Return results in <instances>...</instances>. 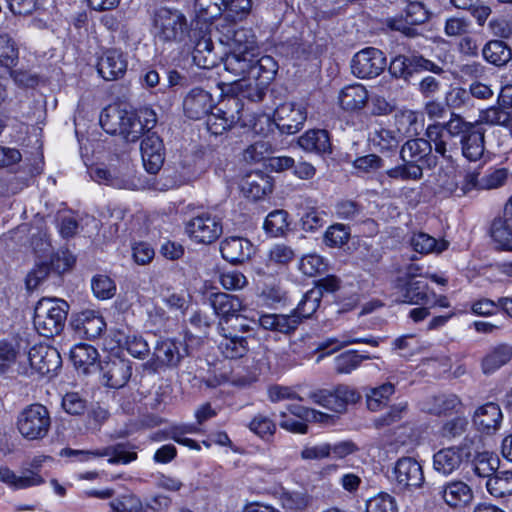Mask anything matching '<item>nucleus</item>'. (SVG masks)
<instances>
[{
	"label": "nucleus",
	"mask_w": 512,
	"mask_h": 512,
	"mask_svg": "<svg viewBox=\"0 0 512 512\" xmlns=\"http://www.w3.org/2000/svg\"><path fill=\"white\" fill-rule=\"evenodd\" d=\"M228 91L252 101L262 99L264 89L274 78L278 64L273 57L259 53L228 52L223 59Z\"/></svg>",
	"instance_id": "f257e3e1"
},
{
	"label": "nucleus",
	"mask_w": 512,
	"mask_h": 512,
	"mask_svg": "<svg viewBox=\"0 0 512 512\" xmlns=\"http://www.w3.org/2000/svg\"><path fill=\"white\" fill-rule=\"evenodd\" d=\"M100 125L109 134H119L128 142L137 141L145 132L153 129L157 116L151 108L125 110L109 106L100 114Z\"/></svg>",
	"instance_id": "f03ea898"
},
{
	"label": "nucleus",
	"mask_w": 512,
	"mask_h": 512,
	"mask_svg": "<svg viewBox=\"0 0 512 512\" xmlns=\"http://www.w3.org/2000/svg\"><path fill=\"white\" fill-rule=\"evenodd\" d=\"M307 119V104L304 102H285L280 104L275 112L273 124L281 133L292 135L297 133ZM272 122L270 117L261 114L251 124L252 130L258 134H265L270 130Z\"/></svg>",
	"instance_id": "7ed1b4c3"
},
{
	"label": "nucleus",
	"mask_w": 512,
	"mask_h": 512,
	"mask_svg": "<svg viewBox=\"0 0 512 512\" xmlns=\"http://www.w3.org/2000/svg\"><path fill=\"white\" fill-rule=\"evenodd\" d=\"M151 31L164 43H180L189 32L186 16L178 9L159 7L152 14Z\"/></svg>",
	"instance_id": "20e7f679"
},
{
	"label": "nucleus",
	"mask_w": 512,
	"mask_h": 512,
	"mask_svg": "<svg viewBox=\"0 0 512 512\" xmlns=\"http://www.w3.org/2000/svg\"><path fill=\"white\" fill-rule=\"evenodd\" d=\"M68 308L67 302L59 298L40 299L34 309L33 324L36 331L47 338L59 334L64 327Z\"/></svg>",
	"instance_id": "39448f33"
},
{
	"label": "nucleus",
	"mask_w": 512,
	"mask_h": 512,
	"mask_svg": "<svg viewBox=\"0 0 512 512\" xmlns=\"http://www.w3.org/2000/svg\"><path fill=\"white\" fill-rule=\"evenodd\" d=\"M16 426L18 432L26 440H41L49 433L50 413L42 404H31L19 413Z\"/></svg>",
	"instance_id": "423d86ee"
},
{
	"label": "nucleus",
	"mask_w": 512,
	"mask_h": 512,
	"mask_svg": "<svg viewBox=\"0 0 512 512\" xmlns=\"http://www.w3.org/2000/svg\"><path fill=\"white\" fill-rule=\"evenodd\" d=\"M216 30L219 41L228 46L229 52L235 53H259L255 33L250 28L237 27L231 22H217Z\"/></svg>",
	"instance_id": "0eeeda50"
},
{
	"label": "nucleus",
	"mask_w": 512,
	"mask_h": 512,
	"mask_svg": "<svg viewBox=\"0 0 512 512\" xmlns=\"http://www.w3.org/2000/svg\"><path fill=\"white\" fill-rule=\"evenodd\" d=\"M393 290L394 301L397 303L429 304L435 298V293L429 289L427 283L412 275L397 278Z\"/></svg>",
	"instance_id": "6e6552de"
},
{
	"label": "nucleus",
	"mask_w": 512,
	"mask_h": 512,
	"mask_svg": "<svg viewBox=\"0 0 512 512\" xmlns=\"http://www.w3.org/2000/svg\"><path fill=\"white\" fill-rule=\"evenodd\" d=\"M60 455L63 457H76L80 462H89L99 457H108L107 461L109 464H128L137 459V453L127 450L124 444H116L94 450L65 448L61 450Z\"/></svg>",
	"instance_id": "1a4fd4ad"
},
{
	"label": "nucleus",
	"mask_w": 512,
	"mask_h": 512,
	"mask_svg": "<svg viewBox=\"0 0 512 512\" xmlns=\"http://www.w3.org/2000/svg\"><path fill=\"white\" fill-rule=\"evenodd\" d=\"M91 177L99 183L118 189L139 190L144 187L143 182L137 177L135 170L129 164L117 169L96 167L91 170Z\"/></svg>",
	"instance_id": "9d476101"
},
{
	"label": "nucleus",
	"mask_w": 512,
	"mask_h": 512,
	"mask_svg": "<svg viewBox=\"0 0 512 512\" xmlns=\"http://www.w3.org/2000/svg\"><path fill=\"white\" fill-rule=\"evenodd\" d=\"M387 65L384 53L374 47L358 51L351 60L352 74L359 79H372L379 76Z\"/></svg>",
	"instance_id": "9b49d317"
},
{
	"label": "nucleus",
	"mask_w": 512,
	"mask_h": 512,
	"mask_svg": "<svg viewBox=\"0 0 512 512\" xmlns=\"http://www.w3.org/2000/svg\"><path fill=\"white\" fill-rule=\"evenodd\" d=\"M189 238L198 244H211L215 242L223 232L220 218L209 213L191 218L185 226Z\"/></svg>",
	"instance_id": "f8f14e48"
},
{
	"label": "nucleus",
	"mask_w": 512,
	"mask_h": 512,
	"mask_svg": "<svg viewBox=\"0 0 512 512\" xmlns=\"http://www.w3.org/2000/svg\"><path fill=\"white\" fill-rule=\"evenodd\" d=\"M209 303L219 318V331H226L233 319L243 312L245 307L243 301L236 295L223 292L212 293L209 297Z\"/></svg>",
	"instance_id": "ddd939ff"
},
{
	"label": "nucleus",
	"mask_w": 512,
	"mask_h": 512,
	"mask_svg": "<svg viewBox=\"0 0 512 512\" xmlns=\"http://www.w3.org/2000/svg\"><path fill=\"white\" fill-rule=\"evenodd\" d=\"M309 398L328 410L341 413L345 411L348 404L357 402L359 395L348 386H339L332 391L323 389L311 392Z\"/></svg>",
	"instance_id": "4468645a"
},
{
	"label": "nucleus",
	"mask_w": 512,
	"mask_h": 512,
	"mask_svg": "<svg viewBox=\"0 0 512 512\" xmlns=\"http://www.w3.org/2000/svg\"><path fill=\"white\" fill-rule=\"evenodd\" d=\"M186 354L187 348L183 342L171 338L161 339L154 348L153 358L147 364L154 371L163 367H174Z\"/></svg>",
	"instance_id": "2eb2a0df"
},
{
	"label": "nucleus",
	"mask_w": 512,
	"mask_h": 512,
	"mask_svg": "<svg viewBox=\"0 0 512 512\" xmlns=\"http://www.w3.org/2000/svg\"><path fill=\"white\" fill-rule=\"evenodd\" d=\"M26 360L31 371L40 375H49L61 367V357L57 349L46 344L34 345L28 352Z\"/></svg>",
	"instance_id": "dca6fc26"
},
{
	"label": "nucleus",
	"mask_w": 512,
	"mask_h": 512,
	"mask_svg": "<svg viewBox=\"0 0 512 512\" xmlns=\"http://www.w3.org/2000/svg\"><path fill=\"white\" fill-rule=\"evenodd\" d=\"M419 70L431 71L436 74L442 72L441 67L422 56L398 55L392 59L389 66V72L396 78L407 79L414 71Z\"/></svg>",
	"instance_id": "f3484780"
},
{
	"label": "nucleus",
	"mask_w": 512,
	"mask_h": 512,
	"mask_svg": "<svg viewBox=\"0 0 512 512\" xmlns=\"http://www.w3.org/2000/svg\"><path fill=\"white\" fill-rule=\"evenodd\" d=\"M503 413L498 404L489 402L479 406L472 415V423L477 431L485 435H494L500 430Z\"/></svg>",
	"instance_id": "a211bd4d"
},
{
	"label": "nucleus",
	"mask_w": 512,
	"mask_h": 512,
	"mask_svg": "<svg viewBox=\"0 0 512 512\" xmlns=\"http://www.w3.org/2000/svg\"><path fill=\"white\" fill-rule=\"evenodd\" d=\"M393 477L403 488L419 487L424 481L421 465L411 457H402L395 463Z\"/></svg>",
	"instance_id": "6ab92c4d"
},
{
	"label": "nucleus",
	"mask_w": 512,
	"mask_h": 512,
	"mask_svg": "<svg viewBox=\"0 0 512 512\" xmlns=\"http://www.w3.org/2000/svg\"><path fill=\"white\" fill-rule=\"evenodd\" d=\"M128 66L126 55L118 49H108L103 52L98 60L97 70L105 80L121 78Z\"/></svg>",
	"instance_id": "aec40b11"
},
{
	"label": "nucleus",
	"mask_w": 512,
	"mask_h": 512,
	"mask_svg": "<svg viewBox=\"0 0 512 512\" xmlns=\"http://www.w3.org/2000/svg\"><path fill=\"white\" fill-rule=\"evenodd\" d=\"M140 150L146 171L157 173L164 163V147L160 137L155 133L147 134L141 142Z\"/></svg>",
	"instance_id": "412c9836"
},
{
	"label": "nucleus",
	"mask_w": 512,
	"mask_h": 512,
	"mask_svg": "<svg viewBox=\"0 0 512 512\" xmlns=\"http://www.w3.org/2000/svg\"><path fill=\"white\" fill-rule=\"evenodd\" d=\"M71 325L80 336L88 339L99 337L106 329L103 316L95 310H84L76 314Z\"/></svg>",
	"instance_id": "4be33fe9"
},
{
	"label": "nucleus",
	"mask_w": 512,
	"mask_h": 512,
	"mask_svg": "<svg viewBox=\"0 0 512 512\" xmlns=\"http://www.w3.org/2000/svg\"><path fill=\"white\" fill-rule=\"evenodd\" d=\"M213 107L214 101L211 94L201 88L191 89L183 100L184 112L193 120L207 116Z\"/></svg>",
	"instance_id": "5701e85b"
},
{
	"label": "nucleus",
	"mask_w": 512,
	"mask_h": 512,
	"mask_svg": "<svg viewBox=\"0 0 512 512\" xmlns=\"http://www.w3.org/2000/svg\"><path fill=\"white\" fill-rule=\"evenodd\" d=\"M220 252L225 260L231 263H242L251 257L254 247L246 238L230 236L222 240Z\"/></svg>",
	"instance_id": "b1692460"
},
{
	"label": "nucleus",
	"mask_w": 512,
	"mask_h": 512,
	"mask_svg": "<svg viewBox=\"0 0 512 512\" xmlns=\"http://www.w3.org/2000/svg\"><path fill=\"white\" fill-rule=\"evenodd\" d=\"M369 100L366 87L354 83L343 87L338 94V103L346 112H358L365 108Z\"/></svg>",
	"instance_id": "393cba45"
},
{
	"label": "nucleus",
	"mask_w": 512,
	"mask_h": 512,
	"mask_svg": "<svg viewBox=\"0 0 512 512\" xmlns=\"http://www.w3.org/2000/svg\"><path fill=\"white\" fill-rule=\"evenodd\" d=\"M271 178L262 173L255 172L246 175L240 184L241 192L246 198L260 200L272 192Z\"/></svg>",
	"instance_id": "a878e982"
},
{
	"label": "nucleus",
	"mask_w": 512,
	"mask_h": 512,
	"mask_svg": "<svg viewBox=\"0 0 512 512\" xmlns=\"http://www.w3.org/2000/svg\"><path fill=\"white\" fill-rule=\"evenodd\" d=\"M298 145L308 153L318 155L331 152L329 134L324 129H310L298 138Z\"/></svg>",
	"instance_id": "bb28decb"
},
{
	"label": "nucleus",
	"mask_w": 512,
	"mask_h": 512,
	"mask_svg": "<svg viewBox=\"0 0 512 512\" xmlns=\"http://www.w3.org/2000/svg\"><path fill=\"white\" fill-rule=\"evenodd\" d=\"M442 498L450 507H463L473 500L472 488L463 481L455 480L442 487Z\"/></svg>",
	"instance_id": "cd10ccee"
},
{
	"label": "nucleus",
	"mask_w": 512,
	"mask_h": 512,
	"mask_svg": "<svg viewBox=\"0 0 512 512\" xmlns=\"http://www.w3.org/2000/svg\"><path fill=\"white\" fill-rule=\"evenodd\" d=\"M259 326L264 330H270L283 334L294 331L299 325L298 317L295 314H272L265 313L258 317Z\"/></svg>",
	"instance_id": "c85d7f7f"
},
{
	"label": "nucleus",
	"mask_w": 512,
	"mask_h": 512,
	"mask_svg": "<svg viewBox=\"0 0 512 512\" xmlns=\"http://www.w3.org/2000/svg\"><path fill=\"white\" fill-rule=\"evenodd\" d=\"M430 17L429 11L423 3L419 1L410 2L405 8V21L397 19H389L388 26L397 31L406 32L407 25H418L425 23Z\"/></svg>",
	"instance_id": "c756f323"
},
{
	"label": "nucleus",
	"mask_w": 512,
	"mask_h": 512,
	"mask_svg": "<svg viewBox=\"0 0 512 512\" xmlns=\"http://www.w3.org/2000/svg\"><path fill=\"white\" fill-rule=\"evenodd\" d=\"M0 482L15 490L38 486L43 483L42 477L32 470H25L20 475L8 467H0Z\"/></svg>",
	"instance_id": "7c9ffc66"
},
{
	"label": "nucleus",
	"mask_w": 512,
	"mask_h": 512,
	"mask_svg": "<svg viewBox=\"0 0 512 512\" xmlns=\"http://www.w3.org/2000/svg\"><path fill=\"white\" fill-rule=\"evenodd\" d=\"M105 385L111 388L123 387L131 376V367L123 359H115L102 367Z\"/></svg>",
	"instance_id": "2f4dec72"
},
{
	"label": "nucleus",
	"mask_w": 512,
	"mask_h": 512,
	"mask_svg": "<svg viewBox=\"0 0 512 512\" xmlns=\"http://www.w3.org/2000/svg\"><path fill=\"white\" fill-rule=\"evenodd\" d=\"M462 460L463 456L460 448H445L434 454L433 467L438 473L450 475L459 468Z\"/></svg>",
	"instance_id": "473e14b6"
},
{
	"label": "nucleus",
	"mask_w": 512,
	"mask_h": 512,
	"mask_svg": "<svg viewBox=\"0 0 512 512\" xmlns=\"http://www.w3.org/2000/svg\"><path fill=\"white\" fill-rule=\"evenodd\" d=\"M462 407L460 398L455 394H442L428 398L422 409L430 414L442 415L449 412H459Z\"/></svg>",
	"instance_id": "72a5a7b5"
},
{
	"label": "nucleus",
	"mask_w": 512,
	"mask_h": 512,
	"mask_svg": "<svg viewBox=\"0 0 512 512\" xmlns=\"http://www.w3.org/2000/svg\"><path fill=\"white\" fill-rule=\"evenodd\" d=\"M369 142L374 149L381 152L393 151L400 143V135L397 131L378 125L370 132Z\"/></svg>",
	"instance_id": "f704fd0d"
},
{
	"label": "nucleus",
	"mask_w": 512,
	"mask_h": 512,
	"mask_svg": "<svg viewBox=\"0 0 512 512\" xmlns=\"http://www.w3.org/2000/svg\"><path fill=\"white\" fill-rule=\"evenodd\" d=\"M432 151L431 143L423 138L408 140L401 149V158L403 162L409 164H419L426 160Z\"/></svg>",
	"instance_id": "c9c22d12"
},
{
	"label": "nucleus",
	"mask_w": 512,
	"mask_h": 512,
	"mask_svg": "<svg viewBox=\"0 0 512 512\" xmlns=\"http://www.w3.org/2000/svg\"><path fill=\"white\" fill-rule=\"evenodd\" d=\"M491 236L497 245L504 250L512 251V215L496 218L491 226Z\"/></svg>",
	"instance_id": "e433bc0d"
},
{
	"label": "nucleus",
	"mask_w": 512,
	"mask_h": 512,
	"mask_svg": "<svg viewBox=\"0 0 512 512\" xmlns=\"http://www.w3.org/2000/svg\"><path fill=\"white\" fill-rule=\"evenodd\" d=\"M411 245L420 254H440L448 249L449 241L444 238L436 239L427 233L419 232L412 237Z\"/></svg>",
	"instance_id": "4c0bfd02"
},
{
	"label": "nucleus",
	"mask_w": 512,
	"mask_h": 512,
	"mask_svg": "<svg viewBox=\"0 0 512 512\" xmlns=\"http://www.w3.org/2000/svg\"><path fill=\"white\" fill-rule=\"evenodd\" d=\"M220 333L223 339L219 343V349L226 358H240L247 352L246 338L238 336L229 329Z\"/></svg>",
	"instance_id": "58836bf2"
},
{
	"label": "nucleus",
	"mask_w": 512,
	"mask_h": 512,
	"mask_svg": "<svg viewBox=\"0 0 512 512\" xmlns=\"http://www.w3.org/2000/svg\"><path fill=\"white\" fill-rule=\"evenodd\" d=\"M396 126L399 135H418L423 128V116L412 110L400 111L396 114Z\"/></svg>",
	"instance_id": "ea45409f"
},
{
	"label": "nucleus",
	"mask_w": 512,
	"mask_h": 512,
	"mask_svg": "<svg viewBox=\"0 0 512 512\" xmlns=\"http://www.w3.org/2000/svg\"><path fill=\"white\" fill-rule=\"evenodd\" d=\"M512 359V346L501 344L491 349L482 360L485 374L494 373Z\"/></svg>",
	"instance_id": "a19ab883"
},
{
	"label": "nucleus",
	"mask_w": 512,
	"mask_h": 512,
	"mask_svg": "<svg viewBox=\"0 0 512 512\" xmlns=\"http://www.w3.org/2000/svg\"><path fill=\"white\" fill-rule=\"evenodd\" d=\"M252 10V0H225L223 3V16L218 22H231L236 24L244 20Z\"/></svg>",
	"instance_id": "79ce46f5"
},
{
	"label": "nucleus",
	"mask_w": 512,
	"mask_h": 512,
	"mask_svg": "<svg viewBox=\"0 0 512 512\" xmlns=\"http://www.w3.org/2000/svg\"><path fill=\"white\" fill-rule=\"evenodd\" d=\"M358 343L368 344L371 346H378L379 340L376 338H373V337H368V338L356 337L351 332H345L338 337L327 338L326 340L322 341L319 344L318 348L320 350L330 349V352H334V351L340 350L348 345L358 344Z\"/></svg>",
	"instance_id": "37998d69"
},
{
	"label": "nucleus",
	"mask_w": 512,
	"mask_h": 512,
	"mask_svg": "<svg viewBox=\"0 0 512 512\" xmlns=\"http://www.w3.org/2000/svg\"><path fill=\"white\" fill-rule=\"evenodd\" d=\"M98 356L97 350L88 344H76L70 350V359L74 366L84 373L88 372V368L96 363Z\"/></svg>",
	"instance_id": "c03bdc74"
},
{
	"label": "nucleus",
	"mask_w": 512,
	"mask_h": 512,
	"mask_svg": "<svg viewBox=\"0 0 512 512\" xmlns=\"http://www.w3.org/2000/svg\"><path fill=\"white\" fill-rule=\"evenodd\" d=\"M483 57L496 66H502L512 59V50L500 40H491L482 50Z\"/></svg>",
	"instance_id": "a18cd8bd"
},
{
	"label": "nucleus",
	"mask_w": 512,
	"mask_h": 512,
	"mask_svg": "<svg viewBox=\"0 0 512 512\" xmlns=\"http://www.w3.org/2000/svg\"><path fill=\"white\" fill-rule=\"evenodd\" d=\"M484 152V135L482 132L469 131L462 139V153L470 161H477Z\"/></svg>",
	"instance_id": "49530a36"
},
{
	"label": "nucleus",
	"mask_w": 512,
	"mask_h": 512,
	"mask_svg": "<svg viewBox=\"0 0 512 512\" xmlns=\"http://www.w3.org/2000/svg\"><path fill=\"white\" fill-rule=\"evenodd\" d=\"M487 491L496 498L512 495V472L501 471L486 482Z\"/></svg>",
	"instance_id": "de8ad7c7"
},
{
	"label": "nucleus",
	"mask_w": 512,
	"mask_h": 512,
	"mask_svg": "<svg viewBox=\"0 0 512 512\" xmlns=\"http://www.w3.org/2000/svg\"><path fill=\"white\" fill-rule=\"evenodd\" d=\"M438 192L444 196L457 195L459 189L458 173L453 165L441 169L436 176Z\"/></svg>",
	"instance_id": "09e8293b"
},
{
	"label": "nucleus",
	"mask_w": 512,
	"mask_h": 512,
	"mask_svg": "<svg viewBox=\"0 0 512 512\" xmlns=\"http://www.w3.org/2000/svg\"><path fill=\"white\" fill-rule=\"evenodd\" d=\"M393 346L401 357L410 358L426 349L427 343L421 341L415 335L407 334L396 338Z\"/></svg>",
	"instance_id": "8fccbe9b"
},
{
	"label": "nucleus",
	"mask_w": 512,
	"mask_h": 512,
	"mask_svg": "<svg viewBox=\"0 0 512 512\" xmlns=\"http://www.w3.org/2000/svg\"><path fill=\"white\" fill-rule=\"evenodd\" d=\"M322 298L321 288H313L309 290L299 302L297 308L292 314L298 317L299 322L302 318L312 316L320 305Z\"/></svg>",
	"instance_id": "3c124183"
},
{
	"label": "nucleus",
	"mask_w": 512,
	"mask_h": 512,
	"mask_svg": "<svg viewBox=\"0 0 512 512\" xmlns=\"http://www.w3.org/2000/svg\"><path fill=\"white\" fill-rule=\"evenodd\" d=\"M194 63L200 68H210L215 63L213 43L210 38L200 39L192 52Z\"/></svg>",
	"instance_id": "603ef678"
},
{
	"label": "nucleus",
	"mask_w": 512,
	"mask_h": 512,
	"mask_svg": "<svg viewBox=\"0 0 512 512\" xmlns=\"http://www.w3.org/2000/svg\"><path fill=\"white\" fill-rule=\"evenodd\" d=\"M369 355H360L354 350H349L334 358L335 370L341 374H349L357 369L363 360L370 359Z\"/></svg>",
	"instance_id": "864d4df0"
},
{
	"label": "nucleus",
	"mask_w": 512,
	"mask_h": 512,
	"mask_svg": "<svg viewBox=\"0 0 512 512\" xmlns=\"http://www.w3.org/2000/svg\"><path fill=\"white\" fill-rule=\"evenodd\" d=\"M241 115L237 112V116L234 114H228L220 109L217 113H213L208 117L207 127L208 130L214 135H220L232 125L241 120Z\"/></svg>",
	"instance_id": "5fc2aeb1"
},
{
	"label": "nucleus",
	"mask_w": 512,
	"mask_h": 512,
	"mask_svg": "<svg viewBox=\"0 0 512 512\" xmlns=\"http://www.w3.org/2000/svg\"><path fill=\"white\" fill-rule=\"evenodd\" d=\"M288 226V213L285 210H274L270 212L263 224L265 232L272 237L283 235Z\"/></svg>",
	"instance_id": "6e6d98bb"
},
{
	"label": "nucleus",
	"mask_w": 512,
	"mask_h": 512,
	"mask_svg": "<svg viewBox=\"0 0 512 512\" xmlns=\"http://www.w3.org/2000/svg\"><path fill=\"white\" fill-rule=\"evenodd\" d=\"M18 60V49L15 42L8 35H0V69H10L16 65Z\"/></svg>",
	"instance_id": "4d7b16f0"
},
{
	"label": "nucleus",
	"mask_w": 512,
	"mask_h": 512,
	"mask_svg": "<svg viewBox=\"0 0 512 512\" xmlns=\"http://www.w3.org/2000/svg\"><path fill=\"white\" fill-rule=\"evenodd\" d=\"M511 118L512 113L508 108L493 106L480 112L479 122L507 126L511 122Z\"/></svg>",
	"instance_id": "13d9d810"
},
{
	"label": "nucleus",
	"mask_w": 512,
	"mask_h": 512,
	"mask_svg": "<svg viewBox=\"0 0 512 512\" xmlns=\"http://www.w3.org/2000/svg\"><path fill=\"white\" fill-rule=\"evenodd\" d=\"M109 505L112 512H145L142 500L132 493L115 498Z\"/></svg>",
	"instance_id": "bf43d9fd"
},
{
	"label": "nucleus",
	"mask_w": 512,
	"mask_h": 512,
	"mask_svg": "<svg viewBox=\"0 0 512 512\" xmlns=\"http://www.w3.org/2000/svg\"><path fill=\"white\" fill-rule=\"evenodd\" d=\"M426 135L428 141L434 145L435 152L441 155L443 158L450 159L447 148V138L449 137L445 132L444 127L439 124H432L427 127Z\"/></svg>",
	"instance_id": "052dcab7"
},
{
	"label": "nucleus",
	"mask_w": 512,
	"mask_h": 512,
	"mask_svg": "<svg viewBox=\"0 0 512 512\" xmlns=\"http://www.w3.org/2000/svg\"><path fill=\"white\" fill-rule=\"evenodd\" d=\"M248 428L263 440H269L276 431V424L264 414H257L250 421Z\"/></svg>",
	"instance_id": "680f3d73"
},
{
	"label": "nucleus",
	"mask_w": 512,
	"mask_h": 512,
	"mask_svg": "<svg viewBox=\"0 0 512 512\" xmlns=\"http://www.w3.org/2000/svg\"><path fill=\"white\" fill-rule=\"evenodd\" d=\"M225 0H195V12L198 18L210 21L221 16Z\"/></svg>",
	"instance_id": "e2e57ef3"
},
{
	"label": "nucleus",
	"mask_w": 512,
	"mask_h": 512,
	"mask_svg": "<svg viewBox=\"0 0 512 512\" xmlns=\"http://www.w3.org/2000/svg\"><path fill=\"white\" fill-rule=\"evenodd\" d=\"M385 175L395 180H419L423 176L422 167L420 164L405 163L385 172Z\"/></svg>",
	"instance_id": "0e129e2a"
},
{
	"label": "nucleus",
	"mask_w": 512,
	"mask_h": 512,
	"mask_svg": "<svg viewBox=\"0 0 512 512\" xmlns=\"http://www.w3.org/2000/svg\"><path fill=\"white\" fill-rule=\"evenodd\" d=\"M299 270L309 277H314L327 270V263L322 256L311 253L300 259Z\"/></svg>",
	"instance_id": "69168bd1"
},
{
	"label": "nucleus",
	"mask_w": 512,
	"mask_h": 512,
	"mask_svg": "<svg viewBox=\"0 0 512 512\" xmlns=\"http://www.w3.org/2000/svg\"><path fill=\"white\" fill-rule=\"evenodd\" d=\"M367 512H398L394 497L388 493H379L371 497L366 503Z\"/></svg>",
	"instance_id": "338daca9"
},
{
	"label": "nucleus",
	"mask_w": 512,
	"mask_h": 512,
	"mask_svg": "<svg viewBox=\"0 0 512 512\" xmlns=\"http://www.w3.org/2000/svg\"><path fill=\"white\" fill-rule=\"evenodd\" d=\"M92 291L98 299L107 300L116 293L115 282L106 275H96L91 281Z\"/></svg>",
	"instance_id": "774afa93"
}]
</instances>
